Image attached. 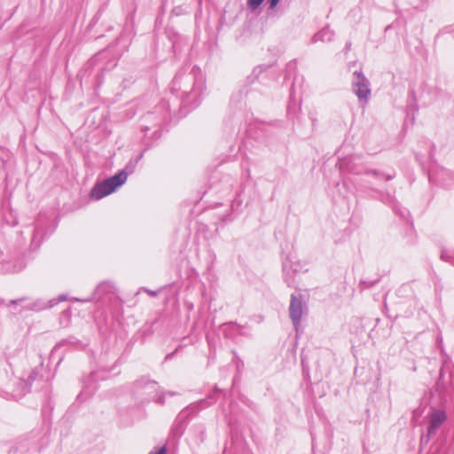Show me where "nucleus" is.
<instances>
[{
  "label": "nucleus",
  "instance_id": "obj_1",
  "mask_svg": "<svg viewBox=\"0 0 454 454\" xmlns=\"http://www.w3.org/2000/svg\"><path fill=\"white\" fill-rule=\"evenodd\" d=\"M205 88L202 78L198 80L193 74L178 73L172 81L173 93L181 92L184 103L196 104Z\"/></svg>",
  "mask_w": 454,
  "mask_h": 454
},
{
  "label": "nucleus",
  "instance_id": "obj_2",
  "mask_svg": "<svg viewBox=\"0 0 454 454\" xmlns=\"http://www.w3.org/2000/svg\"><path fill=\"white\" fill-rule=\"evenodd\" d=\"M137 162L129 161L124 169L121 170L114 176L98 183L90 191V197L92 199L100 200L112 192H114L118 187L121 186L128 178L129 174H132L135 171Z\"/></svg>",
  "mask_w": 454,
  "mask_h": 454
},
{
  "label": "nucleus",
  "instance_id": "obj_3",
  "mask_svg": "<svg viewBox=\"0 0 454 454\" xmlns=\"http://www.w3.org/2000/svg\"><path fill=\"white\" fill-rule=\"evenodd\" d=\"M352 90L359 102L366 104L371 95L370 82L361 70L353 73Z\"/></svg>",
  "mask_w": 454,
  "mask_h": 454
},
{
  "label": "nucleus",
  "instance_id": "obj_4",
  "mask_svg": "<svg viewBox=\"0 0 454 454\" xmlns=\"http://www.w3.org/2000/svg\"><path fill=\"white\" fill-rule=\"evenodd\" d=\"M304 309L305 305L303 304L301 294L297 296L293 294L291 295L289 315L296 332H298V328L301 325V320Z\"/></svg>",
  "mask_w": 454,
  "mask_h": 454
},
{
  "label": "nucleus",
  "instance_id": "obj_5",
  "mask_svg": "<svg viewBox=\"0 0 454 454\" xmlns=\"http://www.w3.org/2000/svg\"><path fill=\"white\" fill-rule=\"evenodd\" d=\"M446 418L445 412L441 410L435 411L431 414L427 428V438L435 434L436 430L446 420Z\"/></svg>",
  "mask_w": 454,
  "mask_h": 454
},
{
  "label": "nucleus",
  "instance_id": "obj_6",
  "mask_svg": "<svg viewBox=\"0 0 454 454\" xmlns=\"http://www.w3.org/2000/svg\"><path fill=\"white\" fill-rule=\"evenodd\" d=\"M334 36V33L329 28L325 27L320 30L318 33L314 35L312 40L313 42L322 41V42H330L333 40Z\"/></svg>",
  "mask_w": 454,
  "mask_h": 454
},
{
  "label": "nucleus",
  "instance_id": "obj_7",
  "mask_svg": "<svg viewBox=\"0 0 454 454\" xmlns=\"http://www.w3.org/2000/svg\"><path fill=\"white\" fill-rule=\"evenodd\" d=\"M160 111V115L158 117V124L164 122L168 117V104L163 102L160 106H157Z\"/></svg>",
  "mask_w": 454,
  "mask_h": 454
},
{
  "label": "nucleus",
  "instance_id": "obj_8",
  "mask_svg": "<svg viewBox=\"0 0 454 454\" xmlns=\"http://www.w3.org/2000/svg\"><path fill=\"white\" fill-rule=\"evenodd\" d=\"M442 260L454 265V251L452 250H442L441 254Z\"/></svg>",
  "mask_w": 454,
  "mask_h": 454
},
{
  "label": "nucleus",
  "instance_id": "obj_9",
  "mask_svg": "<svg viewBox=\"0 0 454 454\" xmlns=\"http://www.w3.org/2000/svg\"><path fill=\"white\" fill-rule=\"evenodd\" d=\"M263 1L264 0H247V6L252 11H254L263 3Z\"/></svg>",
  "mask_w": 454,
  "mask_h": 454
},
{
  "label": "nucleus",
  "instance_id": "obj_10",
  "mask_svg": "<svg viewBox=\"0 0 454 454\" xmlns=\"http://www.w3.org/2000/svg\"><path fill=\"white\" fill-rule=\"evenodd\" d=\"M66 300H67V295H66V294H60V295L58 297L57 301H54V300L51 301H50V304H49V306H48V307H49V308H51V307H53L55 304H57L58 302H60V301H66Z\"/></svg>",
  "mask_w": 454,
  "mask_h": 454
},
{
  "label": "nucleus",
  "instance_id": "obj_11",
  "mask_svg": "<svg viewBox=\"0 0 454 454\" xmlns=\"http://www.w3.org/2000/svg\"><path fill=\"white\" fill-rule=\"evenodd\" d=\"M278 3H279V0H269L268 1L269 9L270 10L275 9Z\"/></svg>",
  "mask_w": 454,
  "mask_h": 454
},
{
  "label": "nucleus",
  "instance_id": "obj_12",
  "mask_svg": "<svg viewBox=\"0 0 454 454\" xmlns=\"http://www.w3.org/2000/svg\"><path fill=\"white\" fill-rule=\"evenodd\" d=\"M148 454H167V448L163 446L157 450L156 451H151Z\"/></svg>",
  "mask_w": 454,
  "mask_h": 454
},
{
  "label": "nucleus",
  "instance_id": "obj_13",
  "mask_svg": "<svg viewBox=\"0 0 454 454\" xmlns=\"http://www.w3.org/2000/svg\"><path fill=\"white\" fill-rule=\"evenodd\" d=\"M164 395H165V393L158 394L155 396V402H157L159 403H164Z\"/></svg>",
  "mask_w": 454,
  "mask_h": 454
},
{
  "label": "nucleus",
  "instance_id": "obj_14",
  "mask_svg": "<svg viewBox=\"0 0 454 454\" xmlns=\"http://www.w3.org/2000/svg\"><path fill=\"white\" fill-rule=\"evenodd\" d=\"M31 309H34V310H41L43 309H44V307L43 306H39L37 302L34 303L33 306L30 307Z\"/></svg>",
  "mask_w": 454,
  "mask_h": 454
},
{
  "label": "nucleus",
  "instance_id": "obj_15",
  "mask_svg": "<svg viewBox=\"0 0 454 454\" xmlns=\"http://www.w3.org/2000/svg\"><path fill=\"white\" fill-rule=\"evenodd\" d=\"M366 174L372 175L374 176H380L381 174L378 170H368L366 171Z\"/></svg>",
  "mask_w": 454,
  "mask_h": 454
},
{
  "label": "nucleus",
  "instance_id": "obj_16",
  "mask_svg": "<svg viewBox=\"0 0 454 454\" xmlns=\"http://www.w3.org/2000/svg\"><path fill=\"white\" fill-rule=\"evenodd\" d=\"M25 300H26L25 298H20V299H18V300H12L10 301V305H12V304H18V303H20V302H21V301H23Z\"/></svg>",
  "mask_w": 454,
  "mask_h": 454
},
{
  "label": "nucleus",
  "instance_id": "obj_17",
  "mask_svg": "<svg viewBox=\"0 0 454 454\" xmlns=\"http://www.w3.org/2000/svg\"><path fill=\"white\" fill-rule=\"evenodd\" d=\"M142 157H143V153H140V154L136 158V160H135V161H134V162H137H137L142 159Z\"/></svg>",
  "mask_w": 454,
  "mask_h": 454
},
{
  "label": "nucleus",
  "instance_id": "obj_18",
  "mask_svg": "<svg viewBox=\"0 0 454 454\" xmlns=\"http://www.w3.org/2000/svg\"><path fill=\"white\" fill-rule=\"evenodd\" d=\"M145 380L142 379V380H137V384L138 386H142V385L144 384V382H145Z\"/></svg>",
  "mask_w": 454,
  "mask_h": 454
},
{
  "label": "nucleus",
  "instance_id": "obj_19",
  "mask_svg": "<svg viewBox=\"0 0 454 454\" xmlns=\"http://www.w3.org/2000/svg\"><path fill=\"white\" fill-rule=\"evenodd\" d=\"M385 177L387 180H391L393 178V176L387 175Z\"/></svg>",
  "mask_w": 454,
  "mask_h": 454
},
{
  "label": "nucleus",
  "instance_id": "obj_20",
  "mask_svg": "<svg viewBox=\"0 0 454 454\" xmlns=\"http://www.w3.org/2000/svg\"><path fill=\"white\" fill-rule=\"evenodd\" d=\"M350 46H351V43H348L347 45H346V49L349 50Z\"/></svg>",
  "mask_w": 454,
  "mask_h": 454
},
{
  "label": "nucleus",
  "instance_id": "obj_21",
  "mask_svg": "<svg viewBox=\"0 0 454 454\" xmlns=\"http://www.w3.org/2000/svg\"><path fill=\"white\" fill-rule=\"evenodd\" d=\"M156 294H157V293H156V292H154V291H151V292H150V294H151V295H153V296L156 295Z\"/></svg>",
  "mask_w": 454,
  "mask_h": 454
},
{
  "label": "nucleus",
  "instance_id": "obj_22",
  "mask_svg": "<svg viewBox=\"0 0 454 454\" xmlns=\"http://www.w3.org/2000/svg\"><path fill=\"white\" fill-rule=\"evenodd\" d=\"M166 394H168V395H176V393H175V392H167Z\"/></svg>",
  "mask_w": 454,
  "mask_h": 454
},
{
  "label": "nucleus",
  "instance_id": "obj_23",
  "mask_svg": "<svg viewBox=\"0 0 454 454\" xmlns=\"http://www.w3.org/2000/svg\"><path fill=\"white\" fill-rule=\"evenodd\" d=\"M28 380H35V378H34L32 375H30V376H29V378H28Z\"/></svg>",
  "mask_w": 454,
  "mask_h": 454
},
{
  "label": "nucleus",
  "instance_id": "obj_24",
  "mask_svg": "<svg viewBox=\"0 0 454 454\" xmlns=\"http://www.w3.org/2000/svg\"><path fill=\"white\" fill-rule=\"evenodd\" d=\"M206 403V401H205V400H201V402H200V405H203V403Z\"/></svg>",
  "mask_w": 454,
  "mask_h": 454
},
{
  "label": "nucleus",
  "instance_id": "obj_25",
  "mask_svg": "<svg viewBox=\"0 0 454 454\" xmlns=\"http://www.w3.org/2000/svg\"><path fill=\"white\" fill-rule=\"evenodd\" d=\"M152 117V114H148L146 119H150Z\"/></svg>",
  "mask_w": 454,
  "mask_h": 454
},
{
  "label": "nucleus",
  "instance_id": "obj_26",
  "mask_svg": "<svg viewBox=\"0 0 454 454\" xmlns=\"http://www.w3.org/2000/svg\"><path fill=\"white\" fill-rule=\"evenodd\" d=\"M144 130H149V128L148 127H145V129H143Z\"/></svg>",
  "mask_w": 454,
  "mask_h": 454
}]
</instances>
